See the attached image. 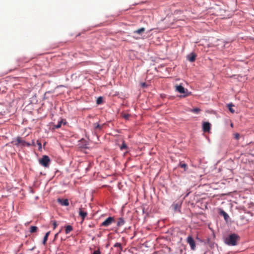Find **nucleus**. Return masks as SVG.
<instances>
[{"label":"nucleus","instance_id":"obj_32","mask_svg":"<svg viewBox=\"0 0 254 254\" xmlns=\"http://www.w3.org/2000/svg\"><path fill=\"white\" fill-rule=\"evenodd\" d=\"M38 145L39 146V147H41V144L40 142H38Z\"/></svg>","mask_w":254,"mask_h":254},{"label":"nucleus","instance_id":"obj_1","mask_svg":"<svg viewBox=\"0 0 254 254\" xmlns=\"http://www.w3.org/2000/svg\"><path fill=\"white\" fill-rule=\"evenodd\" d=\"M239 236L236 234H232L230 235L226 239L225 243L230 246H236L237 242L239 240Z\"/></svg>","mask_w":254,"mask_h":254},{"label":"nucleus","instance_id":"obj_6","mask_svg":"<svg viewBox=\"0 0 254 254\" xmlns=\"http://www.w3.org/2000/svg\"><path fill=\"white\" fill-rule=\"evenodd\" d=\"M12 142H13L14 144L16 146H18L21 144L22 146H24V144L25 143V141L22 140L21 137H18L16 138V140Z\"/></svg>","mask_w":254,"mask_h":254},{"label":"nucleus","instance_id":"obj_18","mask_svg":"<svg viewBox=\"0 0 254 254\" xmlns=\"http://www.w3.org/2000/svg\"><path fill=\"white\" fill-rule=\"evenodd\" d=\"M38 229V228L36 227V226H31L30 227V233H34L35 232H36V231Z\"/></svg>","mask_w":254,"mask_h":254},{"label":"nucleus","instance_id":"obj_30","mask_svg":"<svg viewBox=\"0 0 254 254\" xmlns=\"http://www.w3.org/2000/svg\"><path fill=\"white\" fill-rule=\"evenodd\" d=\"M24 146H30V144L29 142H27L25 141V143H24Z\"/></svg>","mask_w":254,"mask_h":254},{"label":"nucleus","instance_id":"obj_9","mask_svg":"<svg viewBox=\"0 0 254 254\" xmlns=\"http://www.w3.org/2000/svg\"><path fill=\"white\" fill-rule=\"evenodd\" d=\"M196 57V56L194 53H191L190 55H188L187 59L190 62H193L195 60Z\"/></svg>","mask_w":254,"mask_h":254},{"label":"nucleus","instance_id":"obj_10","mask_svg":"<svg viewBox=\"0 0 254 254\" xmlns=\"http://www.w3.org/2000/svg\"><path fill=\"white\" fill-rule=\"evenodd\" d=\"M79 214L82 218V221H83L87 215V213L85 211H82L81 208H79Z\"/></svg>","mask_w":254,"mask_h":254},{"label":"nucleus","instance_id":"obj_13","mask_svg":"<svg viewBox=\"0 0 254 254\" xmlns=\"http://www.w3.org/2000/svg\"><path fill=\"white\" fill-rule=\"evenodd\" d=\"M125 220L122 218H120L118 219L117 225L118 227H121L125 224Z\"/></svg>","mask_w":254,"mask_h":254},{"label":"nucleus","instance_id":"obj_27","mask_svg":"<svg viewBox=\"0 0 254 254\" xmlns=\"http://www.w3.org/2000/svg\"><path fill=\"white\" fill-rule=\"evenodd\" d=\"M53 225L54 229H55L58 226V224H57V222L55 221H54L53 222Z\"/></svg>","mask_w":254,"mask_h":254},{"label":"nucleus","instance_id":"obj_12","mask_svg":"<svg viewBox=\"0 0 254 254\" xmlns=\"http://www.w3.org/2000/svg\"><path fill=\"white\" fill-rule=\"evenodd\" d=\"M114 247L115 248H118L119 249L118 250V252H119V253L120 254L122 252V251H123V248H122V245L121 243H116V244H115V245H114Z\"/></svg>","mask_w":254,"mask_h":254},{"label":"nucleus","instance_id":"obj_21","mask_svg":"<svg viewBox=\"0 0 254 254\" xmlns=\"http://www.w3.org/2000/svg\"><path fill=\"white\" fill-rule=\"evenodd\" d=\"M233 106V105L231 104H230L228 105V108H229V111L231 112V113H234L235 112V111L232 108V107Z\"/></svg>","mask_w":254,"mask_h":254},{"label":"nucleus","instance_id":"obj_26","mask_svg":"<svg viewBox=\"0 0 254 254\" xmlns=\"http://www.w3.org/2000/svg\"><path fill=\"white\" fill-rule=\"evenodd\" d=\"M129 116H130V115H128V114H124V115L123 116V118H125V119H126V120H128V118H129Z\"/></svg>","mask_w":254,"mask_h":254},{"label":"nucleus","instance_id":"obj_3","mask_svg":"<svg viewBox=\"0 0 254 254\" xmlns=\"http://www.w3.org/2000/svg\"><path fill=\"white\" fill-rule=\"evenodd\" d=\"M115 222V219L114 217H109L100 224V226L107 227Z\"/></svg>","mask_w":254,"mask_h":254},{"label":"nucleus","instance_id":"obj_8","mask_svg":"<svg viewBox=\"0 0 254 254\" xmlns=\"http://www.w3.org/2000/svg\"><path fill=\"white\" fill-rule=\"evenodd\" d=\"M210 129V124L208 122H205L203 124V130L204 132H208Z\"/></svg>","mask_w":254,"mask_h":254},{"label":"nucleus","instance_id":"obj_23","mask_svg":"<svg viewBox=\"0 0 254 254\" xmlns=\"http://www.w3.org/2000/svg\"><path fill=\"white\" fill-rule=\"evenodd\" d=\"M180 166L181 167L184 168L185 169V170H186V168L187 166V164H186L185 163H181L180 164Z\"/></svg>","mask_w":254,"mask_h":254},{"label":"nucleus","instance_id":"obj_16","mask_svg":"<svg viewBox=\"0 0 254 254\" xmlns=\"http://www.w3.org/2000/svg\"><path fill=\"white\" fill-rule=\"evenodd\" d=\"M73 229L71 226L67 225L65 227V233L66 234L69 233L70 232L72 231Z\"/></svg>","mask_w":254,"mask_h":254},{"label":"nucleus","instance_id":"obj_19","mask_svg":"<svg viewBox=\"0 0 254 254\" xmlns=\"http://www.w3.org/2000/svg\"><path fill=\"white\" fill-rule=\"evenodd\" d=\"M103 103V98L102 97H99L97 98L96 103L98 105H100Z\"/></svg>","mask_w":254,"mask_h":254},{"label":"nucleus","instance_id":"obj_11","mask_svg":"<svg viewBox=\"0 0 254 254\" xmlns=\"http://www.w3.org/2000/svg\"><path fill=\"white\" fill-rule=\"evenodd\" d=\"M145 31V29L143 27H141L136 30L134 31L133 33L134 34H137L138 35H141Z\"/></svg>","mask_w":254,"mask_h":254},{"label":"nucleus","instance_id":"obj_4","mask_svg":"<svg viewBox=\"0 0 254 254\" xmlns=\"http://www.w3.org/2000/svg\"><path fill=\"white\" fill-rule=\"evenodd\" d=\"M50 162V158L47 155H44L42 158L39 160L40 164L45 167H48Z\"/></svg>","mask_w":254,"mask_h":254},{"label":"nucleus","instance_id":"obj_2","mask_svg":"<svg viewBox=\"0 0 254 254\" xmlns=\"http://www.w3.org/2000/svg\"><path fill=\"white\" fill-rule=\"evenodd\" d=\"M175 87L176 91L184 94L182 96L183 97H187L191 94V93L189 92L188 89H185L181 85H177L175 86Z\"/></svg>","mask_w":254,"mask_h":254},{"label":"nucleus","instance_id":"obj_24","mask_svg":"<svg viewBox=\"0 0 254 254\" xmlns=\"http://www.w3.org/2000/svg\"><path fill=\"white\" fill-rule=\"evenodd\" d=\"M92 254H101V252L100 251L99 249H98L97 250L94 251Z\"/></svg>","mask_w":254,"mask_h":254},{"label":"nucleus","instance_id":"obj_15","mask_svg":"<svg viewBox=\"0 0 254 254\" xmlns=\"http://www.w3.org/2000/svg\"><path fill=\"white\" fill-rule=\"evenodd\" d=\"M102 126H101L100 125H99L97 123H95L93 124V126H94V128L95 130H101L102 128Z\"/></svg>","mask_w":254,"mask_h":254},{"label":"nucleus","instance_id":"obj_7","mask_svg":"<svg viewBox=\"0 0 254 254\" xmlns=\"http://www.w3.org/2000/svg\"><path fill=\"white\" fill-rule=\"evenodd\" d=\"M57 202L63 206H67L69 205V201L67 199L58 198Z\"/></svg>","mask_w":254,"mask_h":254},{"label":"nucleus","instance_id":"obj_17","mask_svg":"<svg viewBox=\"0 0 254 254\" xmlns=\"http://www.w3.org/2000/svg\"><path fill=\"white\" fill-rule=\"evenodd\" d=\"M220 213L224 216V218L225 220H227L229 217V216L227 213L223 210H221Z\"/></svg>","mask_w":254,"mask_h":254},{"label":"nucleus","instance_id":"obj_29","mask_svg":"<svg viewBox=\"0 0 254 254\" xmlns=\"http://www.w3.org/2000/svg\"><path fill=\"white\" fill-rule=\"evenodd\" d=\"M141 86L143 88H145L147 87V84H146V83L143 82L141 83Z\"/></svg>","mask_w":254,"mask_h":254},{"label":"nucleus","instance_id":"obj_28","mask_svg":"<svg viewBox=\"0 0 254 254\" xmlns=\"http://www.w3.org/2000/svg\"><path fill=\"white\" fill-rule=\"evenodd\" d=\"M239 137H240V134L238 133H236L235 134V138L236 139H239Z\"/></svg>","mask_w":254,"mask_h":254},{"label":"nucleus","instance_id":"obj_25","mask_svg":"<svg viewBox=\"0 0 254 254\" xmlns=\"http://www.w3.org/2000/svg\"><path fill=\"white\" fill-rule=\"evenodd\" d=\"M192 111L195 113H198L200 111V109L198 108H194L193 109Z\"/></svg>","mask_w":254,"mask_h":254},{"label":"nucleus","instance_id":"obj_31","mask_svg":"<svg viewBox=\"0 0 254 254\" xmlns=\"http://www.w3.org/2000/svg\"><path fill=\"white\" fill-rule=\"evenodd\" d=\"M59 233H57L55 235V239H56L58 237V235L59 234Z\"/></svg>","mask_w":254,"mask_h":254},{"label":"nucleus","instance_id":"obj_20","mask_svg":"<svg viewBox=\"0 0 254 254\" xmlns=\"http://www.w3.org/2000/svg\"><path fill=\"white\" fill-rule=\"evenodd\" d=\"M127 145L125 143V141H123L122 145L120 146V149L123 150V149H127Z\"/></svg>","mask_w":254,"mask_h":254},{"label":"nucleus","instance_id":"obj_14","mask_svg":"<svg viewBox=\"0 0 254 254\" xmlns=\"http://www.w3.org/2000/svg\"><path fill=\"white\" fill-rule=\"evenodd\" d=\"M50 234V231H49L46 233V234L44 237L43 241V244L44 245L46 244L47 241L48 240V238Z\"/></svg>","mask_w":254,"mask_h":254},{"label":"nucleus","instance_id":"obj_5","mask_svg":"<svg viewBox=\"0 0 254 254\" xmlns=\"http://www.w3.org/2000/svg\"><path fill=\"white\" fill-rule=\"evenodd\" d=\"M187 242L190 246L191 249L192 250L195 249V243L193 239L191 236H189L187 238Z\"/></svg>","mask_w":254,"mask_h":254},{"label":"nucleus","instance_id":"obj_22","mask_svg":"<svg viewBox=\"0 0 254 254\" xmlns=\"http://www.w3.org/2000/svg\"><path fill=\"white\" fill-rule=\"evenodd\" d=\"M62 123H63V122L62 121L58 122V124L55 126L56 128H60L62 126Z\"/></svg>","mask_w":254,"mask_h":254}]
</instances>
